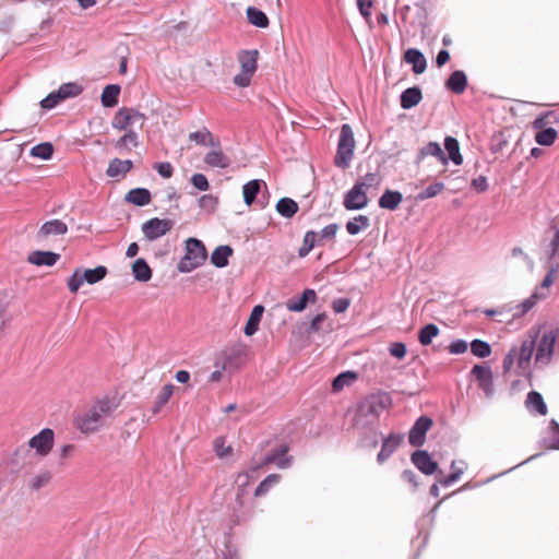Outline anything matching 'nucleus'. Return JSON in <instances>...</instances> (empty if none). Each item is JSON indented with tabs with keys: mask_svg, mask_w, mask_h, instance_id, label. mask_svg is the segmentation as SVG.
I'll use <instances>...</instances> for the list:
<instances>
[{
	"mask_svg": "<svg viewBox=\"0 0 559 559\" xmlns=\"http://www.w3.org/2000/svg\"><path fill=\"white\" fill-rule=\"evenodd\" d=\"M443 189H444V185L442 182H433L430 186H428L426 189H424L421 192H419L417 195V199L423 201L426 199L435 198Z\"/></svg>",
	"mask_w": 559,
	"mask_h": 559,
	"instance_id": "63",
	"label": "nucleus"
},
{
	"mask_svg": "<svg viewBox=\"0 0 559 559\" xmlns=\"http://www.w3.org/2000/svg\"><path fill=\"white\" fill-rule=\"evenodd\" d=\"M126 201L138 206H144L151 202V192L144 188L132 189L127 193Z\"/></svg>",
	"mask_w": 559,
	"mask_h": 559,
	"instance_id": "40",
	"label": "nucleus"
},
{
	"mask_svg": "<svg viewBox=\"0 0 559 559\" xmlns=\"http://www.w3.org/2000/svg\"><path fill=\"white\" fill-rule=\"evenodd\" d=\"M234 250L230 246H218L211 254V263L216 267H224L228 264V259L233 255Z\"/></svg>",
	"mask_w": 559,
	"mask_h": 559,
	"instance_id": "33",
	"label": "nucleus"
},
{
	"mask_svg": "<svg viewBox=\"0 0 559 559\" xmlns=\"http://www.w3.org/2000/svg\"><path fill=\"white\" fill-rule=\"evenodd\" d=\"M246 360L245 348H233L223 359V370H238Z\"/></svg>",
	"mask_w": 559,
	"mask_h": 559,
	"instance_id": "25",
	"label": "nucleus"
},
{
	"mask_svg": "<svg viewBox=\"0 0 559 559\" xmlns=\"http://www.w3.org/2000/svg\"><path fill=\"white\" fill-rule=\"evenodd\" d=\"M469 343L464 338H455L447 346L449 354L462 355L467 352Z\"/></svg>",
	"mask_w": 559,
	"mask_h": 559,
	"instance_id": "61",
	"label": "nucleus"
},
{
	"mask_svg": "<svg viewBox=\"0 0 559 559\" xmlns=\"http://www.w3.org/2000/svg\"><path fill=\"white\" fill-rule=\"evenodd\" d=\"M107 273V267L103 265L95 269L78 267L69 280H104Z\"/></svg>",
	"mask_w": 559,
	"mask_h": 559,
	"instance_id": "29",
	"label": "nucleus"
},
{
	"mask_svg": "<svg viewBox=\"0 0 559 559\" xmlns=\"http://www.w3.org/2000/svg\"><path fill=\"white\" fill-rule=\"evenodd\" d=\"M444 147L448 151L449 158L455 164L461 165L463 157L460 153V145L455 138L447 136L444 140Z\"/></svg>",
	"mask_w": 559,
	"mask_h": 559,
	"instance_id": "48",
	"label": "nucleus"
},
{
	"mask_svg": "<svg viewBox=\"0 0 559 559\" xmlns=\"http://www.w3.org/2000/svg\"><path fill=\"white\" fill-rule=\"evenodd\" d=\"M213 150L204 156V163L211 167L227 168L230 165V159L223 153L219 145L212 146Z\"/></svg>",
	"mask_w": 559,
	"mask_h": 559,
	"instance_id": "27",
	"label": "nucleus"
},
{
	"mask_svg": "<svg viewBox=\"0 0 559 559\" xmlns=\"http://www.w3.org/2000/svg\"><path fill=\"white\" fill-rule=\"evenodd\" d=\"M68 231V226L60 219H51L41 225L36 238L39 241L47 239L50 236L64 235Z\"/></svg>",
	"mask_w": 559,
	"mask_h": 559,
	"instance_id": "23",
	"label": "nucleus"
},
{
	"mask_svg": "<svg viewBox=\"0 0 559 559\" xmlns=\"http://www.w3.org/2000/svg\"><path fill=\"white\" fill-rule=\"evenodd\" d=\"M405 438L404 432L391 431L388 435H381L380 451L377 454L376 462L379 465L384 464L392 454L402 445Z\"/></svg>",
	"mask_w": 559,
	"mask_h": 559,
	"instance_id": "10",
	"label": "nucleus"
},
{
	"mask_svg": "<svg viewBox=\"0 0 559 559\" xmlns=\"http://www.w3.org/2000/svg\"><path fill=\"white\" fill-rule=\"evenodd\" d=\"M132 166L133 163L130 159L122 160L119 158H114L109 163L107 175L112 178L119 176L123 177L132 168Z\"/></svg>",
	"mask_w": 559,
	"mask_h": 559,
	"instance_id": "39",
	"label": "nucleus"
},
{
	"mask_svg": "<svg viewBox=\"0 0 559 559\" xmlns=\"http://www.w3.org/2000/svg\"><path fill=\"white\" fill-rule=\"evenodd\" d=\"M524 406L534 417H542L548 414V406L545 402V399L543 394L536 390H531L526 394Z\"/></svg>",
	"mask_w": 559,
	"mask_h": 559,
	"instance_id": "19",
	"label": "nucleus"
},
{
	"mask_svg": "<svg viewBox=\"0 0 559 559\" xmlns=\"http://www.w3.org/2000/svg\"><path fill=\"white\" fill-rule=\"evenodd\" d=\"M207 259L204 243L197 238H188L185 246V255L178 263L180 272H191L201 266Z\"/></svg>",
	"mask_w": 559,
	"mask_h": 559,
	"instance_id": "3",
	"label": "nucleus"
},
{
	"mask_svg": "<svg viewBox=\"0 0 559 559\" xmlns=\"http://www.w3.org/2000/svg\"><path fill=\"white\" fill-rule=\"evenodd\" d=\"M257 50H245L239 55L241 71L253 74L257 70Z\"/></svg>",
	"mask_w": 559,
	"mask_h": 559,
	"instance_id": "43",
	"label": "nucleus"
},
{
	"mask_svg": "<svg viewBox=\"0 0 559 559\" xmlns=\"http://www.w3.org/2000/svg\"><path fill=\"white\" fill-rule=\"evenodd\" d=\"M265 307L262 304H257L252 307L242 328L246 336H253L259 331Z\"/></svg>",
	"mask_w": 559,
	"mask_h": 559,
	"instance_id": "22",
	"label": "nucleus"
},
{
	"mask_svg": "<svg viewBox=\"0 0 559 559\" xmlns=\"http://www.w3.org/2000/svg\"><path fill=\"white\" fill-rule=\"evenodd\" d=\"M355 148L354 133L349 124H343L337 144L335 165L346 169L353 157Z\"/></svg>",
	"mask_w": 559,
	"mask_h": 559,
	"instance_id": "4",
	"label": "nucleus"
},
{
	"mask_svg": "<svg viewBox=\"0 0 559 559\" xmlns=\"http://www.w3.org/2000/svg\"><path fill=\"white\" fill-rule=\"evenodd\" d=\"M173 226L174 222L170 219L154 217L142 225V233L148 240H155L166 235Z\"/></svg>",
	"mask_w": 559,
	"mask_h": 559,
	"instance_id": "17",
	"label": "nucleus"
},
{
	"mask_svg": "<svg viewBox=\"0 0 559 559\" xmlns=\"http://www.w3.org/2000/svg\"><path fill=\"white\" fill-rule=\"evenodd\" d=\"M393 405L392 395L383 390H378L360 399L356 404L354 423L361 424L370 420V425H374L380 418L383 411L391 408Z\"/></svg>",
	"mask_w": 559,
	"mask_h": 559,
	"instance_id": "1",
	"label": "nucleus"
},
{
	"mask_svg": "<svg viewBox=\"0 0 559 559\" xmlns=\"http://www.w3.org/2000/svg\"><path fill=\"white\" fill-rule=\"evenodd\" d=\"M120 86L116 84L107 85L102 93V104L104 107L111 108L118 104Z\"/></svg>",
	"mask_w": 559,
	"mask_h": 559,
	"instance_id": "45",
	"label": "nucleus"
},
{
	"mask_svg": "<svg viewBox=\"0 0 559 559\" xmlns=\"http://www.w3.org/2000/svg\"><path fill=\"white\" fill-rule=\"evenodd\" d=\"M138 133L129 130L123 136H121L116 143L115 147L118 150L130 151L132 147L138 146Z\"/></svg>",
	"mask_w": 559,
	"mask_h": 559,
	"instance_id": "55",
	"label": "nucleus"
},
{
	"mask_svg": "<svg viewBox=\"0 0 559 559\" xmlns=\"http://www.w3.org/2000/svg\"><path fill=\"white\" fill-rule=\"evenodd\" d=\"M469 348L473 356L484 359L491 355L492 346L489 342L481 338H474L469 342Z\"/></svg>",
	"mask_w": 559,
	"mask_h": 559,
	"instance_id": "41",
	"label": "nucleus"
},
{
	"mask_svg": "<svg viewBox=\"0 0 559 559\" xmlns=\"http://www.w3.org/2000/svg\"><path fill=\"white\" fill-rule=\"evenodd\" d=\"M264 185L262 180H250L242 187V194L245 203L250 206L255 200L257 194L261 190V186Z\"/></svg>",
	"mask_w": 559,
	"mask_h": 559,
	"instance_id": "46",
	"label": "nucleus"
},
{
	"mask_svg": "<svg viewBox=\"0 0 559 559\" xmlns=\"http://www.w3.org/2000/svg\"><path fill=\"white\" fill-rule=\"evenodd\" d=\"M352 299L346 296L336 297L331 302V308L335 314L345 313L350 307Z\"/></svg>",
	"mask_w": 559,
	"mask_h": 559,
	"instance_id": "62",
	"label": "nucleus"
},
{
	"mask_svg": "<svg viewBox=\"0 0 559 559\" xmlns=\"http://www.w3.org/2000/svg\"><path fill=\"white\" fill-rule=\"evenodd\" d=\"M277 212L286 217H293L298 211V204L290 198H282L276 204Z\"/></svg>",
	"mask_w": 559,
	"mask_h": 559,
	"instance_id": "49",
	"label": "nucleus"
},
{
	"mask_svg": "<svg viewBox=\"0 0 559 559\" xmlns=\"http://www.w3.org/2000/svg\"><path fill=\"white\" fill-rule=\"evenodd\" d=\"M83 91V87L75 83V82H69V83H64L62 84L59 88H58V95L57 96H61V98L63 100L68 99V98H72V97H76L79 96Z\"/></svg>",
	"mask_w": 559,
	"mask_h": 559,
	"instance_id": "53",
	"label": "nucleus"
},
{
	"mask_svg": "<svg viewBox=\"0 0 559 559\" xmlns=\"http://www.w3.org/2000/svg\"><path fill=\"white\" fill-rule=\"evenodd\" d=\"M358 379L356 370H343L338 372L332 380V391L340 392L345 386L352 385Z\"/></svg>",
	"mask_w": 559,
	"mask_h": 559,
	"instance_id": "28",
	"label": "nucleus"
},
{
	"mask_svg": "<svg viewBox=\"0 0 559 559\" xmlns=\"http://www.w3.org/2000/svg\"><path fill=\"white\" fill-rule=\"evenodd\" d=\"M380 183H381V177L378 173H369V174L365 175L364 177H361L356 182V185L360 186V188L362 190H365L366 192L370 188L377 189L380 186Z\"/></svg>",
	"mask_w": 559,
	"mask_h": 559,
	"instance_id": "57",
	"label": "nucleus"
},
{
	"mask_svg": "<svg viewBox=\"0 0 559 559\" xmlns=\"http://www.w3.org/2000/svg\"><path fill=\"white\" fill-rule=\"evenodd\" d=\"M118 407V404L115 403L112 400L108 397H103L97 400L93 405L92 409L99 416V418L103 420L105 417L110 416L116 408Z\"/></svg>",
	"mask_w": 559,
	"mask_h": 559,
	"instance_id": "38",
	"label": "nucleus"
},
{
	"mask_svg": "<svg viewBox=\"0 0 559 559\" xmlns=\"http://www.w3.org/2000/svg\"><path fill=\"white\" fill-rule=\"evenodd\" d=\"M433 424L435 421L429 415L423 414L417 417L407 433L409 445L416 449L421 448L425 444L427 433L433 427Z\"/></svg>",
	"mask_w": 559,
	"mask_h": 559,
	"instance_id": "9",
	"label": "nucleus"
},
{
	"mask_svg": "<svg viewBox=\"0 0 559 559\" xmlns=\"http://www.w3.org/2000/svg\"><path fill=\"white\" fill-rule=\"evenodd\" d=\"M355 425L360 427L356 447L368 452L377 449L382 432L374 425H370V420Z\"/></svg>",
	"mask_w": 559,
	"mask_h": 559,
	"instance_id": "11",
	"label": "nucleus"
},
{
	"mask_svg": "<svg viewBox=\"0 0 559 559\" xmlns=\"http://www.w3.org/2000/svg\"><path fill=\"white\" fill-rule=\"evenodd\" d=\"M60 258V254L51 252V251H33L27 260L29 263L41 266H51L53 265Z\"/></svg>",
	"mask_w": 559,
	"mask_h": 559,
	"instance_id": "31",
	"label": "nucleus"
},
{
	"mask_svg": "<svg viewBox=\"0 0 559 559\" xmlns=\"http://www.w3.org/2000/svg\"><path fill=\"white\" fill-rule=\"evenodd\" d=\"M547 326V322L535 323L530 328L526 333V338L522 341L520 349L518 348V356L528 357L532 359L534 356L536 342L540 336V331Z\"/></svg>",
	"mask_w": 559,
	"mask_h": 559,
	"instance_id": "18",
	"label": "nucleus"
},
{
	"mask_svg": "<svg viewBox=\"0 0 559 559\" xmlns=\"http://www.w3.org/2000/svg\"><path fill=\"white\" fill-rule=\"evenodd\" d=\"M370 224L369 217L366 215H358L352 221L347 222L346 230L350 235H356L366 229Z\"/></svg>",
	"mask_w": 559,
	"mask_h": 559,
	"instance_id": "52",
	"label": "nucleus"
},
{
	"mask_svg": "<svg viewBox=\"0 0 559 559\" xmlns=\"http://www.w3.org/2000/svg\"><path fill=\"white\" fill-rule=\"evenodd\" d=\"M55 430L49 427L40 429L34 435L26 444L28 451H34V454L38 457H46L50 454L55 445Z\"/></svg>",
	"mask_w": 559,
	"mask_h": 559,
	"instance_id": "6",
	"label": "nucleus"
},
{
	"mask_svg": "<svg viewBox=\"0 0 559 559\" xmlns=\"http://www.w3.org/2000/svg\"><path fill=\"white\" fill-rule=\"evenodd\" d=\"M175 389L176 386L171 382L166 383L162 386L151 408V412L154 415L158 414L162 411V408L169 402L170 397L175 392Z\"/></svg>",
	"mask_w": 559,
	"mask_h": 559,
	"instance_id": "30",
	"label": "nucleus"
},
{
	"mask_svg": "<svg viewBox=\"0 0 559 559\" xmlns=\"http://www.w3.org/2000/svg\"><path fill=\"white\" fill-rule=\"evenodd\" d=\"M427 155L436 156L442 163V165L448 164V158L437 142H429L420 150V157H425Z\"/></svg>",
	"mask_w": 559,
	"mask_h": 559,
	"instance_id": "50",
	"label": "nucleus"
},
{
	"mask_svg": "<svg viewBox=\"0 0 559 559\" xmlns=\"http://www.w3.org/2000/svg\"><path fill=\"white\" fill-rule=\"evenodd\" d=\"M281 478L282 476L277 473L266 475L254 488L253 496L255 498L265 496L273 486L280 483Z\"/></svg>",
	"mask_w": 559,
	"mask_h": 559,
	"instance_id": "37",
	"label": "nucleus"
},
{
	"mask_svg": "<svg viewBox=\"0 0 559 559\" xmlns=\"http://www.w3.org/2000/svg\"><path fill=\"white\" fill-rule=\"evenodd\" d=\"M368 201L367 192L355 183L345 194L343 205L348 211L361 210L367 206Z\"/></svg>",
	"mask_w": 559,
	"mask_h": 559,
	"instance_id": "20",
	"label": "nucleus"
},
{
	"mask_svg": "<svg viewBox=\"0 0 559 559\" xmlns=\"http://www.w3.org/2000/svg\"><path fill=\"white\" fill-rule=\"evenodd\" d=\"M472 381L485 393L487 397H491L495 393L493 371L489 362L475 364L469 370Z\"/></svg>",
	"mask_w": 559,
	"mask_h": 559,
	"instance_id": "8",
	"label": "nucleus"
},
{
	"mask_svg": "<svg viewBox=\"0 0 559 559\" xmlns=\"http://www.w3.org/2000/svg\"><path fill=\"white\" fill-rule=\"evenodd\" d=\"M318 298V294L313 288H305L301 293L288 298L285 307L290 312L300 313L309 306L314 305Z\"/></svg>",
	"mask_w": 559,
	"mask_h": 559,
	"instance_id": "14",
	"label": "nucleus"
},
{
	"mask_svg": "<svg viewBox=\"0 0 559 559\" xmlns=\"http://www.w3.org/2000/svg\"><path fill=\"white\" fill-rule=\"evenodd\" d=\"M53 154V146L46 142L32 147L31 155L41 159H50Z\"/></svg>",
	"mask_w": 559,
	"mask_h": 559,
	"instance_id": "60",
	"label": "nucleus"
},
{
	"mask_svg": "<svg viewBox=\"0 0 559 559\" xmlns=\"http://www.w3.org/2000/svg\"><path fill=\"white\" fill-rule=\"evenodd\" d=\"M460 464L462 466H460V467L456 466V461L453 460L450 465V469H451L450 473L448 475L443 474L442 476H438V483H440V485L443 488H448V487L452 486L453 484L457 483L462 478L467 464L463 460L460 461Z\"/></svg>",
	"mask_w": 559,
	"mask_h": 559,
	"instance_id": "24",
	"label": "nucleus"
},
{
	"mask_svg": "<svg viewBox=\"0 0 559 559\" xmlns=\"http://www.w3.org/2000/svg\"><path fill=\"white\" fill-rule=\"evenodd\" d=\"M403 197L399 191L386 190L379 199V206L386 210H395L402 202Z\"/></svg>",
	"mask_w": 559,
	"mask_h": 559,
	"instance_id": "42",
	"label": "nucleus"
},
{
	"mask_svg": "<svg viewBox=\"0 0 559 559\" xmlns=\"http://www.w3.org/2000/svg\"><path fill=\"white\" fill-rule=\"evenodd\" d=\"M289 444L287 442H283L274 448H272L267 453L264 454L263 464L266 466L270 464H274L280 469H287L294 463V456L289 453Z\"/></svg>",
	"mask_w": 559,
	"mask_h": 559,
	"instance_id": "13",
	"label": "nucleus"
},
{
	"mask_svg": "<svg viewBox=\"0 0 559 559\" xmlns=\"http://www.w3.org/2000/svg\"><path fill=\"white\" fill-rule=\"evenodd\" d=\"M466 85V74L461 70L454 71L445 82V86L455 94H462L465 91Z\"/></svg>",
	"mask_w": 559,
	"mask_h": 559,
	"instance_id": "35",
	"label": "nucleus"
},
{
	"mask_svg": "<svg viewBox=\"0 0 559 559\" xmlns=\"http://www.w3.org/2000/svg\"><path fill=\"white\" fill-rule=\"evenodd\" d=\"M548 430L551 438L540 439L539 444L546 450L559 451V423L555 418L549 420Z\"/></svg>",
	"mask_w": 559,
	"mask_h": 559,
	"instance_id": "32",
	"label": "nucleus"
},
{
	"mask_svg": "<svg viewBox=\"0 0 559 559\" xmlns=\"http://www.w3.org/2000/svg\"><path fill=\"white\" fill-rule=\"evenodd\" d=\"M390 356L397 360H403L407 355V345L402 341L391 342L388 346Z\"/></svg>",
	"mask_w": 559,
	"mask_h": 559,
	"instance_id": "59",
	"label": "nucleus"
},
{
	"mask_svg": "<svg viewBox=\"0 0 559 559\" xmlns=\"http://www.w3.org/2000/svg\"><path fill=\"white\" fill-rule=\"evenodd\" d=\"M439 333L440 329L436 323H426L418 330V342L423 346L432 345L433 338L437 337Z\"/></svg>",
	"mask_w": 559,
	"mask_h": 559,
	"instance_id": "34",
	"label": "nucleus"
},
{
	"mask_svg": "<svg viewBox=\"0 0 559 559\" xmlns=\"http://www.w3.org/2000/svg\"><path fill=\"white\" fill-rule=\"evenodd\" d=\"M132 273L135 280H151L152 271L144 259H138L132 264Z\"/></svg>",
	"mask_w": 559,
	"mask_h": 559,
	"instance_id": "54",
	"label": "nucleus"
},
{
	"mask_svg": "<svg viewBox=\"0 0 559 559\" xmlns=\"http://www.w3.org/2000/svg\"><path fill=\"white\" fill-rule=\"evenodd\" d=\"M558 336L559 324L547 323V326L540 331V336L536 342L535 365L548 366L552 361Z\"/></svg>",
	"mask_w": 559,
	"mask_h": 559,
	"instance_id": "2",
	"label": "nucleus"
},
{
	"mask_svg": "<svg viewBox=\"0 0 559 559\" xmlns=\"http://www.w3.org/2000/svg\"><path fill=\"white\" fill-rule=\"evenodd\" d=\"M145 116L133 108L122 107L114 116L111 126L117 130H131L134 124L143 126Z\"/></svg>",
	"mask_w": 559,
	"mask_h": 559,
	"instance_id": "12",
	"label": "nucleus"
},
{
	"mask_svg": "<svg viewBox=\"0 0 559 559\" xmlns=\"http://www.w3.org/2000/svg\"><path fill=\"white\" fill-rule=\"evenodd\" d=\"M247 17L254 26L263 28L269 25V19L265 13L254 7H249L247 9Z\"/></svg>",
	"mask_w": 559,
	"mask_h": 559,
	"instance_id": "51",
	"label": "nucleus"
},
{
	"mask_svg": "<svg viewBox=\"0 0 559 559\" xmlns=\"http://www.w3.org/2000/svg\"><path fill=\"white\" fill-rule=\"evenodd\" d=\"M423 98V94L419 87L414 86L406 88L401 95V107L404 109H411L418 105Z\"/></svg>",
	"mask_w": 559,
	"mask_h": 559,
	"instance_id": "36",
	"label": "nucleus"
},
{
	"mask_svg": "<svg viewBox=\"0 0 559 559\" xmlns=\"http://www.w3.org/2000/svg\"><path fill=\"white\" fill-rule=\"evenodd\" d=\"M73 425L81 433L88 435L98 431L103 426V420L90 408L84 414L76 415Z\"/></svg>",
	"mask_w": 559,
	"mask_h": 559,
	"instance_id": "16",
	"label": "nucleus"
},
{
	"mask_svg": "<svg viewBox=\"0 0 559 559\" xmlns=\"http://www.w3.org/2000/svg\"><path fill=\"white\" fill-rule=\"evenodd\" d=\"M412 464L425 476H442L443 469L437 460L432 457V454L421 448L415 449L411 453Z\"/></svg>",
	"mask_w": 559,
	"mask_h": 559,
	"instance_id": "5",
	"label": "nucleus"
},
{
	"mask_svg": "<svg viewBox=\"0 0 559 559\" xmlns=\"http://www.w3.org/2000/svg\"><path fill=\"white\" fill-rule=\"evenodd\" d=\"M31 455L25 443L17 445L10 454L8 460L9 473L19 475L25 467L27 457Z\"/></svg>",
	"mask_w": 559,
	"mask_h": 559,
	"instance_id": "21",
	"label": "nucleus"
},
{
	"mask_svg": "<svg viewBox=\"0 0 559 559\" xmlns=\"http://www.w3.org/2000/svg\"><path fill=\"white\" fill-rule=\"evenodd\" d=\"M189 140L204 146H218V140H216L206 128L191 132L189 134Z\"/></svg>",
	"mask_w": 559,
	"mask_h": 559,
	"instance_id": "44",
	"label": "nucleus"
},
{
	"mask_svg": "<svg viewBox=\"0 0 559 559\" xmlns=\"http://www.w3.org/2000/svg\"><path fill=\"white\" fill-rule=\"evenodd\" d=\"M328 318L326 311H320L316 314L309 313L306 317V321L297 323L296 329L300 335L309 338L322 329Z\"/></svg>",
	"mask_w": 559,
	"mask_h": 559,
	"instance_id": "15",
	"label": "nucleus"
},
{
	"mask_svg": "<svg viewBox=\"0 0 559 559\" xmlns=\"http://www.w3.org/2000/svg\"><path fill=\"white\" fill-rule=\"evenodd\" d=\"M557 139V131L554 128H546L540 130L535 135V141L543 146H549L554 144Z\"/></svg>",
	"mask_w": 559,
	"mask_h": 559,
	"instance_id": "58",
	"label": "nucleus"
},
{
	"mask_svg": "<svg viewBox=\"0 0 559 559\" xmlns=\"http://www.w3.org/2000/svg\"><path fill=\"white\" fill-rule=\"evenodd\" d=\"M51 477L52 475L49 471H44L29 480L28 488L32 491H38L49 484Z\"/></svg>",
	"mask_w": 559,
	"mask_h": 559,
	"instance_id": "56",
	"label": "nucleus"
},
{
	"mask_svg": "<svg viewBox=\"0 0 559 559\" xmlns=\"http://www.w3.org/2000/svg\"><path fill=\"white\" fill-rule=\"evenodd\" d=\"M518 357V346L513 345L504 355L502 361V370L503 373H508L511 371L515 360Z\"/></svg>",
	"mask_w": 559,
	"mask_h": 559,
	"instance_id": "64",
	"label": "nucleus"
},
{
	"mask_svg": "<svg viewBox=\"0 0 559 559\" xmlns=\"http://www.w3.org/2000/svg\"><path fill=\"white\" fill-rule=\"evenodd\" d=\"M404 60L413 66L416 74H421L427 68V61L423 52L416 48H409L404 53Z\"/></svg>",
	"mask_w": 559,
	"mask_h": 559,
	"instance_id": "26",
	"label": "nucleus"
},
{
	"mask_svg": "<svg viewBox=\"0 0 559 559\" xmlns=\"http://www.w3.org/2000/svg\"><path fill=\"white\" fill-rule=\"evenodd\" d=\"M213 450L221 460L227 459L234 454V448L230 444H226V437L224 436H218L214 439Z\"/></svg>",
	"mask_w": 559,
	"mask_h": 559,
	"instance_id": "47",
	"label": "nucleus"
},
{
	"mask_svg": "<svg viewBox=\"0 0 559 559\" xmlns=\"http://www.w3.org/2000/svg\"><path fill=\"white\" fill-rule=\"evenodd\" d=\"M556 282H540V284L534 288L527 298L523 299L515 306L516 312L512 314V319H519L525 316L540 300L546 299L550 293V288Z\"/></svg>",
	"mask_w": 559,
	"mask_h": 559,
	"instance_id": "7",
	"label": "nucleus"
}]
</instances>
